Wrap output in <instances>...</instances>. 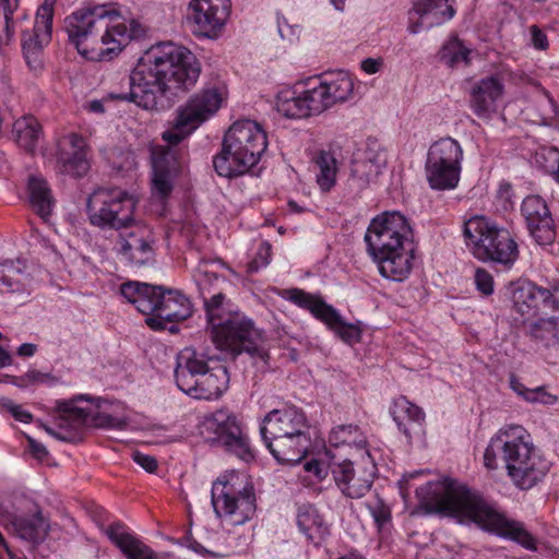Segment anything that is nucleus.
<instances>
[{"mask_svg": "<svg viewBox=\"0 0 559 559\" xmlns=\"http://www.w3.org/2000/svg\"><path fill=\"white\" fill-rule=\"evenodd\" d=\"M201 64L194 53L171 41L152 47L129 75V93L117 97L146 110H164L190 91L199 80Z\"/></svg>", "mask_w": 559, "mask_h": 559, "instance_id": "f257e3e1", "label": "nucleus"}, {"mask_svg": "<svg viewBox=\"0 0 559 559\" xmlns=\"http://www.w3.org/2000/svg\"><path fill=\"white\" fill-rule=\"evenodd\" d=\"M227 99L223 85L206 86L194 93L176 109L162 139L169 145H152V191L153 195L166 200L173 192L181 170L179 150L175 146L189 138L202 123L214 116Z\"/></svg>", "mask_w": 559, "mask_h": 559, "instance_id": "f03ea898", "label": "nucleus"}, {"mask_svg": "<svg viewBox=\"0 0 559 559\" xmlns=\"http://www.w3.org/2000/svg\"><path fill=\"white\" fill-rule=\"evenodd\" d=\"M430 510L451 515L461 522L471 521L484 531L512 539L526 549H535V538L523 523L507 518L478 492L453 479L428 483L417 489Z\"/></svg>", "mask_w": 559, "mask_h": 559, "instance_id": "7ed1b4c3", "label": "nucleus"}, {"mask_svg": "<svg viewBox=\"0 0 559 559\" xmlns=\"http://www.w3.org/2000/svg\"><path fill=\"white\" fill-rule=\"evenodd\" d=\"M69 40L87 60H110L142 35L141 25L124 20L108 5L85 7L64 20Z\"/></svg>", "mask_w": 559, "mask_h": 559, "instance_id": "20e7f679", "label": "nucleus"}, {"mask_svg": "<svg viewBox=\"0 0 559 559\" xmlns=\"http://www.w3.org/2000/svg\"><path fill=\"white\" fill-rule=\"evenodd\" d=\"M413 236L409 221L401 212L386 211L370 221L364 237L366 251L383 277L402 282L411 274Z\"/></svg>", "mask_w": 559, "mask_h": 559, "instance_id": "39448f33", "label": "nucleus"}, {"mask_svg": "<svg viewBox=\"0 0 559 559\" xmlns=\"http://www.w3.org/2000/svg\"><path fill=\"white\" fill-rule=\"evenodd\" d=\"M498 455L513 484L523 490L533 488L549 469L548 462L538 453L531 435L520 425H506L490 439L484 453L488 469L498 467Z\"/></svg>", "mask_w": 559, "mask_h": 559, "instance_id": "423d86ee", "label": "nucleus"}, {"mask_svg": "<svg viewBox=\"0 0 559 559\" xmlns=\"http://www.w3.org/2000/svg\"><path fill=\"white\" fill-rule=\"evenodd\" d=\"M309 430L305 412L295 405L269 412L260 425L264 444L284 464H296L305 457L311 444Z\"/></svg>", "mask_w": 559, "mask_h": 559, "instance_id": "0eeeda50", "label": "nucleus"}, {"mask_svg": "<svg viewBox=\"0 0 559 559\" xmlns=\"http://www.w3.org/2000/svg\"><path fill=\"white\" fill-rule=\"evenodd\" d=\"M266 147V133L259 123L236 121L225 133L221 152L214 156V168L222 177L245 175L258 164Z\"/></svg>", "mask_w": 559, "mask_h": 559, "instance_id": "6e6552de", "label": "nucleus"}, {"mask_svg": "<svg viewBox=\"0 0 559 559\" xmlns=\"http://www.w3.org/2000/svg\"><path fill=\"white\" fill-rule=\"evenodd\" d=\"M463 236L467 249L479 261L511 269L519 258V247L510 231L485 216L475 215L466 219Z\"/></svg>", "mask_w": 559, "mask_h": 559, "instance_id": "1a4fd4ad", "label": "nucleus"}, {"mask_svg": "<svg viewBox=\"0 0 559 559\" xmlns=\"http://www.w3.org/2000/svg\"><path fill=\"white\" fill-rule=\"evenodd\" d=\"M211 498L216 516L226 525H242L255 513L253 486L242 483L238 476L223 477L214 481Z\"/></svg>", "mask_w": 559, "mask_h": 559, "instance_id": "9d476101", "label": "nucleus"}, {"mask_svg": "<svg viewBox=\"0 0 559 559\" xmlns=\"http://www.w3.org/2000/svg\"><path fill=\"white\" fill-rule=\"evenodd\" d=\"M136 201L120 188L98 189L87 200L90 223L102 229H128L134 223Z\"/></svg>", "mask_w": 559, "mask_h": 559, "instance_id": "9b49d317", "label": "nucleus"}, {"mask_svg": "<svg viewBox=\"0 0 559 559\" xmlns=\"http://www.w3.org/2000/svg\"><path fill=\"white\" fill-rule=\"evenodd\" d=\"M462 160L463 148L456 140L447 136L433 142L425 164L430 188L440 191L454 189L460 181Z\"/></svg>", "mask_w": 559, "mask_h": 559, "instance_id": "f8f14e48", "label": "nucleus"}, {"mask_svg": "<svg viewBox=\"0 0 559 559\" xmlns=\"http://www.w3.org/2000/svg\"><path fill=\"white\" fill-rule=\"evenodd\" d=\"M200 433L206 441L223 445L227 452L245 462L254 457L240 420L228 409H217L206 416L200 425Z\"/></svg>", "mask_w": 559, "mask_h": 559, "instance_id": "ddd939ff", "label": "nucleus"}, {"mask_svg": "<svg viewBox=\"0 0 559 559\" xmlns=\"http://www.w3.org/2000/svg\"><path fill=\"white\" fill-rule=\"evenodd\" d=\"M211 337L217 348L233 355L242 352L251 356L262 357L263 355L261 333L251 320L239 313L228 314L224 322L215 324L211 331Z\"/></svg>", "mask_w": 559, "mask_h": 559, "instance_id": "4468645a", "label": "nucleus"}, {"mask_svg": "<svg viewBox=\"0 0 559 559\" xmlns=\"http://www.w3.org/2000/svg\"><path fill=\"white\" fill-rule=\"evenodd\" d=\"M79 401H92L86 394H80L71 400H60L56 402V412L58 413V426L60 428L76 431L83 427H95L103 429L122 430L127 427L126 418L116 417L106 413H92L86 408L78 407Z\"/></svg>", "mask_w": 559, "mask_h": 559, "instance_id": "2eb2a0df", "label": "nucleus"}, {"mask_svg": "<svg viewBox=\"0 0 559 559\" xmlns=\"http://www.w3.org/2000/svg\"><path fill=\"white\" fill-rule=\"evenodd\" d=\"M336 454L332 455L330 464L331 473L336 487L349 499H360L371 489L376 477V464L370 457L365 465H358L352 459L335 461Z\"/></svg>", "mask_w": 559, "mask_h": 559, "instance_id": "dca6fc26", "label": "nucleus"}, {"mask_svg": "<svg viewBox=\"0 0 559 559\" xmlns=\"http://www.w3.org/2000/svg\"><path fill=\"white\" fill-rule=\"evenodd\" d=\"M55 1L44 0L37 10L32 32L22 29L23 55L28 68L34 72L44 68V48L51 40Z\"/></svg>", "mask_w": 559, "mask_h": 559, "instance_id": "f3484780", "label": "nucleus"}, {"mask_svg": "<svg viewBox=\"0 0 559 559\" xmlns=\"http://www.w3.org/2000/svg\"><path fill=\"white\" fill-rule=\"evenodd\" d=\"M231 9L230 0H191L188 19L198 37L216 39L226 25Z\"/></svg>", "mask_w": 559, "mask_h": 559, "instance_id": "a211bd4d", "label": "nucleus"}, {"mask_svg": "<svg viewBox=\"0 0 559 559\" xmlns=\"http://www.w3.org/2000/svg\"><path fill=\"white\" fill-rule=\"evenodd\" d=\"M521 214L530 236L539 246L552 245L557 238V225L547 202L539 195H527L521 204Z\"/></svg>", "mask_w": 559, "mask_h": 559, "instance_id": "6ab92c4d", "label": "nucleus"}, {"mask_svg": "<svg viewBox=\"0 0 559 559\" xmlns=\"http://www.w3.org/2000/svg\"><path fill=\"white\" fill-rule=\"evenodd\" d=\"M153 237L151 229L135 222L127 229L126 233L119 235V254L127 261L142 265L152 260Z\"/></svg>", "mask_w": 559, "mask_h": 559, "instance_id": "aec40b11", "label": "nucleus"}, {"mask_svg": "<svg viewBox=\"0 0 559 559\" xmlns=\"http://www.w3.org/2000/svg\"><path fill=\"white\" fill-rule=\"evenodd\" d=\"M57 163L63 174L82 177L88 170L85 140L75 133L63 136L58 142Z\"/></svg>", "mask_w": 559, "mask_h": 559, "instance_id": "412c9836", "label": "nucleus"}, {"mask_svg": "<svg viewBox=\"0 0 559 559\" xmlns=\"http://www.w3.org/2000/svg\"><path fill=\"white\" fill-rule=\"evenodd\" d=\"M455 14L452 4L447 0H415L409 10L408 32L417 34L426 22L429 27L451 20Z\"/></svg>", "mask_w": 559, "mask_h": 559, "instance_id": "4be33fe9", "label": "nucleus"}, {"mask_svg": "<svg viewBox=\"0 0 559 559\" xmlns=\"http://www.w3.org/2000/svg\"><path fill=\"white\" fill-rule=\"evenodd\" d=\"M191 313L192 305L183 294L164 288L156 318H146L145 322L153 330H164L167 322L183 321Z\"/></svg>", "mask_w": 559, "mask_h": 559, "instance_id": "5701e85b", "label": "nucleus"}, {"mask_svg": "<svg viewBox=\"0 0 559 559\" xmlns=\"http://www.w3.org/2000/svg\"><path fill=\"white\" fill-rule=\"evenodd\" d=\"M503 90V83L497 76L479 80L471 91L469 106L473 112L478 118H490L497 109V102L501 98Z\"/></svg>", "mask_w": 559, "mask_h": 559, "instance_id": "b1692460", "label": "nucleus"}, {"mask_svg": "<svg viewBox=\"0 0 559 559\" xmlns=\"http://www.w3.org/2000/svg\"><path fill=\"white\" fill-rule=\"evenodd\" d=\"M163 293V286L141 282H127L120 286L121 296L147 318H156Z\"/></svg>", "mask_w": 559, "mask_h": 559, "instance_id": "393cba45", "label": "nucleus"}, {"mask_svg": "<svg viewBox=\"0 0 559 559\" xmlns=\"http://www.w3.org/2000/svg\"><path fill=\"white\" fill-rule=\"evenodd\" d=\"M540 306L555 310L558 302L551 290L537 286L534 283H524L513 292V308L522 317H530Z\"/></svg>", "mask_w": 559, "mask_h": 559, "instance_id": "a878e982", "label": "nucleus"}, {"mask_svg": "<svg viewBox=\"0 0 559 559\" xmlns=\"http://www.w3.org/2000/svg\"><path fill=\"white\" fill-rule=\"evenodd\" d=\"M102 528L127 559H158L155 551L133 535L122 522H114Z\"/></svg>", "mask_w": 559, "mask_h": 559, "instance_id": "bb28decb", "label": "nucleus"}, {"mask_svg": "<svg viewBox=\"0 0 559 559\" xmlns=\"http://www.w3.org/2000/svg\"><path fill=\"white\" fill-rule=\"evenodd\" d=\"M0 525L9 533L32 544H39L48 534V523L40 515H34L31 519H22L0 509Z\"/></svg>", "mask_w": 559, "mask_h": 559, "instance_id": "cd10ccee", "label": "nucleus"}, {"mask_svg": "<svg viewBox=\"0 0 559 559\" xmlns=\"http://www.w3.org/2000/svg\"><path fill=\"white\" fill-rule=\"evenodd\" d=\"M207 361L204 354L198 353L191 347L183 348L177 356L175 368V380L177 386L187 394L197 379L207 369Z\"/></svg>", "mask_w": 559, "mask_h": 559, "instance_id": "c85d7f7f", "label": "nucleus"}, {"mask_svg": "<svg viewBox=\"0 0 559 559\" xmlns=\"http://www.w3.org/2000/svg\"><path fill=\"white\" fill-rule=\"evenodd\" d=\"M229 373L225 366L218 365L206 369L197 384H193L187 395L197 400H216L228 389Z\"/></svg>", "mask_w": 559, "mask_h": 559, "instance_id": "c756f323", "label": "nucleus"}, {"mask_svg": "<svg viewBox=\"0 0 559 559\" xmlns=\"http://www.w3.org/2000/svg\"><path fill=\"white\" fill-rule=\"evenodd\" d=\"M390 412L400 431L408 439L412 438V433H417L421 429L425 421L423 409L405 396L395 399Z\"/></svg>", "mask_w": 559, "mask_h": 559, "instance_id": "7c9ffc66", "label": "nucleus"}, {"mask_svg": "<svg viewBox=\"0 0 559 559\" xmlns=\"http://www.w3.org/2000/svg\"><path fill=\"white\" fill-rule=\"evenodd\" d=\"M26 193L31 209L43 221H48L56 205V200L47 180L38 175L29 176Z\"/></svg>", "mask_w": 559, "mask_h": 559, "instance_id": "2f4dec72", "label": "nucleus"}, {"mask_svg": "<svg viewBox=\"0 0 559 559\" xmlns=\"http://www.w3.org/2000/svg\"><path fill=\"white\" fill-rule=\"evenodd\" d=\"M383 163L373 154H366L352 162L347 180L348 188L355 192L365 190L380 175Z\"/></svg>", "mask_w": 559, "mask_h": 559, "instance_id": "473e14b6", "label": "nucleus"}, {"mask_svg": "<svg viewBox=\"0 0 559 559\" xmlns=\"http://www.w3.org/2000/svg\"><path fill=\"white\" fill-rule=\"evenodd\" d=\"M323 86L331 107L347 102L354 92V81L348 72L338 70L317 78Z\"/></svg>", "mask_w": 559, "mask_h": 559, "instance_id": "72a5a7b5", "label": "nucleus"}, {"mask_svg": "<svg viewBox=\"0 0 559 559\" xmlns=\"http://www.w3.org/2000/svg\"><path fill=\"white\" fill-rule=\"evenodd\" d=\"M297 526L313 545H320L329 535V526L312 504H301L297 510Z\"/></svg>", "mask_w": 559, "mask_h": 559, "instance_id": "f704fd0d", "label": "nucleus"}, {"mask_svg": "<svg viewBox=\"0 0 559 559\" xmlns=\"http://www.w3.org/2000/svg\"><path fill=\"white\" fill-rule=\"evenodd\" d=\"M329 443L332 448H349L360 453L362 459H370L367 450V439L364 432L355 425H341L333 428L329 436Z\"/></svg>", "mask_w": 559, "mask_h": 559, "instance_id": "c9c22d12", "label": "nucleus"}, {"mask_svg": "<svg viewBox=\"0 0 559 559\" xmlns=\"http://www.w3.org/2000/svg\"><path fill=\"white\" fill-rule=\"evenodd\" d=\"M282 297L297 305L298 307L309 310L314 318L320 321L323 319H332L334 317V307L326 304L319 296H314L300 288H289L282 293Z\"/></svg>", "mask_w": 559, "mask_h": 559, "instance_id": "e433bc0d", "label": "nucleus"}, {"mask_svg": "<svg viewBox=\"0 0 559 559\" xmlns=\"http://www.w3.org/2000/svg\"><path fill=\"white\" fill-rule=\"evenodd\" d=\"M276 108L280 114L292 119L311 117L305 92L285 90L278 93Z\"/></svg>", "mask_w": 559, "mask_h": 559, "instance_id": "4c0bfd02", "label": "nucleus"}, {"mask_svg": "<svg viewBox=\"0 0 559 559\" xmlns=\"http://www.w3.org/2000/svg\"><path fill=\"white\" fill-rule=\"evenodd\" d=\"M13 135L20 147L33 153L41 136V127L33 116H23L13 123Z\"/></svg>", "mask_w": 559, "mask_h": 559, "instance_id": "58836bf2", "label": "nucleus"}, {"mask_svg": "<svg viewBox=\"0 0 559 559\" xmlns=\"http://www.w3.org/2000/svg\"><path fill=\"white\" fill-rule=\"evenodd\" d=\"M193 278L201 298L214 295V293H223L221 286L226 283L225 277L213 269V263L205 260L198 264Z\"/></svg>", "mask_w": 559, "mask_h": 559, "instance_id": "ea45409f", "label": "nucleus"}, {"mask_svg": "<svg viewBox=\"0 0 559 559\" xmlns=\"http://www.w3.org/2000/svg\"><path fill=\"white\" fill-rule=\"evenodd\" d=\"M318 169L316 175L317 183L324 192L330 191L335 182L338 170V164L335 155L330 151H320L314 159Z\"/></svg>", "mask_w": 559, "mask_h": 559, "instance_id": "a19ab883", "label": "nucleus"}, {"mask_svg": "<svg viewBox=\"0 0 559 559\" xmlns=\"http://www.w3.org/2000/svg\"><path fill=\"white\" fill-rule=\"evenodd\" d=\"M0 282L11 292L21 290L29 282L25 264L20 260L0 263Z\"/></svg>", "mask_w": 559, "mask_h": 559, "instance_id": "79ce46f5", "label": "nucleus"}, {"mask_svg": "<svg viewBox=\"0 0 559 559\" xmlns=\"http://www.w3.org/2000/svg\"><path fill=\"white\" fill-rule=\"evenodd\" d=\"M202 300L211 330L214 329L215 324L224 322L228 314H234L227 308V300L224 293H214V295L204 297Z\"/></svg>", "mask_w": 559, "mask_h": 559, "instance_id": "37998d69", "label": "nucleus"}, {"mask_svg": "<svg viewBox=\"0 0 559 559\" xmlns=\"http://www.w3.org/2000/svg\"><path fill=\"white\" fill-rule=\"evenodd\" d=\"M469 53L471 49L465 47L457 37H453L441 48L440 59L448 67L454 68L461 63L467 64L469 62Z\"/></svg>", "mask_w": 559, "mask_h": 559, "instance_id": "c03bdc74", "label": "nucleus"}, {"mask_svg": "<svg viewBox=\"0 0 559 559\" xmlns=\"http://www.w3.org/2000/svg\"><path fill=\"white\" fill-rule=\"evenodd\" d=\"M532 337L546 347L554 346L559 342V330L554 318L539 319L531 324Z\"/></svg>", "mask_w": 559, "mask_h": 559, "instance_id": "a18cd8bd", "label": "nucleus"}, {"mask_svg": "<svg viewBox=\"0 0 559 559\" xmlns=\"http://www.w3.org/2000/svg\"><path fill=\"white\" fill-rule=\"evenodd\" d=\"M332 319H323V323H325L332 331H334L340 338H342L347 344H355L360 341V330L356 325L352 323H346L338 311L334 308V317Z\"/></svg>", "mask_w": 559, "mask_h": 559, "instance_id": "49530a36", "label": "nucleus"}, {"mask_svg": "<svg viewBox=\"0 0 559 559\" xmlns=\"http://www.w3.org/2000/svg\"><path fill=\"white\" fill-rule=\"evenodd\" d=\"M309 104L311 116H317L331 108L325 91L320 81L309 82L308 87L304 90Z\"/></svg>", "mask_w": 559, "mask_h": 559, "instance_id": "de8ad7c7", "label": "nucleus"}, {"mask_svg": "<svg viewBox=\"0 0 559 559\" xmlns=\"http://www.w3.org/2000/svg\"><path fill=\"white\" fill-rule=\"evenodd\" d=\"M59 382V379L50 372H43L36 369H29L24 374L12 377V383L20 388L26 389L28 386L45 384L53 386Z\"/></svg>", "mask_w": 559, "mask_h": 559, "instance_id": "09e8293b", "label": "nucleus"}, {"mask_svg": "<svg viewBox=\"0 0 559 559\" xmlns=\"http://www.w3.org/2000/svg\"><path fill=\"white\" fill-rule=\"evenodd\" d=\"M535 163L554 178L559 171V150L555 146H542L535 153Z\"/></svg>", "mask_w": 559, "mask_h": 559, "instance_id": "8fccbe9b", "label": "nucleus"}, {"mask_svg": "<svg viewBox=\"0 0 559 559\" xmlns=\"http://www.w3.org/2000/svg\"><path fill=\"white\" fill-rule=\"evenodd\" d=\"M20 0H0V13L4 17V31L7 41L9 43L15 34V24L17 21H13L12 15L19 8Z\"/></svg>", "mask_w": 559, "mask_h": 559, "instance_id": "3c124183", "label": "nucleus"}, {"mask_svg": "<svg viewBox=\"0 0 559 559\" xmlns=\"http://www.w3.org/2000/svg\"><path fill=\"white\" fill-rule=\"evenodd\" d=\"M368 509L379 530L391 521V510L382 500L378 499L374 503L369 504Z\"/></svg>", "mask_w": 559, "mask_h": 559, "instance_id": "603ef678", "label": "nucleus"}, {"mask_svg": "<svg viewBox=\"0 0 559 559\" xmlns=\"http://www.w3.org/2000/svg\"><path fill=\"white\" fill-rule=\"evenodd\" d=\"M525 401L528 403L554 405L558 401V397L549 393L545 386H536L534 389H530L527 396H525Z\"/></svg>", "mask_w": 559, "mask_h": 559, "instance_id": "864d4df0", "label": "nucleus"}, {"mask_svg": "<svg viewBox=\"0 0 559 559\" xmlns=\"http://www.w3.org/2000/svg\"><path fill=\"white\" fill-rule=\"evenodd\" d=\"M474 278L477 289L483 295L489 296L493 293V277L487 270L477 269Z\"/></svg>", "mask_w": 559, "mask_h": 559, "instance_id": "5fc2aeb1", "label": "nucleus"}, {"mask_svg": "<svg viewBox=\"0 0 559 559\" xmlns=\"http://www.w3.org/2000/svg\"><path fill=\"white\" fill-rule=\"evenodd\" d=\"M271 250V245L263 242L258 250L255 259L250 262L249 270L257 272L260 267L266 266L270 263Z\"/></svg>", "mask_w": 559, "mask_h": 559, "instance_id": "6e6d98bb", "label": "nucleus"}, {"mask_svg": "<svg viewBox=\"0 0 559 559\" xmlns=\"http://www.w3.org/2000/svg\"><path fill=\"white\" fill-rule=\"evenodd\" d=\"M531 43L535 49L545 50L548 48V38L546 33L537 25H532L528 28Z\"/></svg>", "mask_w": 559, "mask_h": 559, "instance_id": "4d7b16f0", "label": "nucleus"}, {"mask_svg": "<svg viewBox=\"0 0 559 559\" xmlns=\"http://www.w3.org/2000/svg\"><path fill=\"white\" fill-rule=\"evenodd\" d=\"M133 461L148 473L157 469V461L154 456L135 451L132 454Z\"/></svg>", "mask_w": 559, "mask_h": 559, "instance_id": "13d9d810", "label": "nucleus"}, {"mask_svg": "<svg viewBox=\"0 0 559 559\" xmlns=\"http://www.w3.org/2000/svg\"><path fill=\"white\" fill-rule=\"evenodd\" d=\"M304 468L305 471L313 474L318 480L324 479L328 474L325 466L318 460L306 462Z\"/></svg>", "mask_w": 559, "mask_h": 559, "instance_id": "bf43d9fd", "label": "nucleus"}, {"mask_svg": "<svg viewBox=\"0 0 559 559\" xmlns=\"http://www.w3.org/2000/svg\"><path fill=\"white\" fill-rule=\"evenodd\" d=\"M28 448L32 455L37 460H44L48 455V451L44 444L37 442L35 439L27 437Z\"/></svg>", "mask_w": 559, "mask_h": 559, "instance_id": "052dcab7", "label": "nucleus"}, {"mask_svg": "<svg viewBox=\"0 0 559 559\" xmlns=\"http://www.w3.org/2000/svg\"><path fill=\"white\" fill-rule=\"evenodd\" d=\"M9 411L16 420L22 423H29L32 420V414L23 409L20 405L11 403L9 405Z\"/></svg>", "mask_w": 559, "mask_h": 559, "instance_id": "680f3d73", "label": "nucleus"}, {"mask_svg": "<svg viewBox=\"0 0 559 559\" xmlns=\"http://www.w3.org/2000/svg\"><path fill=\"white\" fill-rule=\"evenodd\" d=\"M509 382L512 391L525 401V396H527L530 389L526 388L514 374L510 376Z\"/></svg>", "mask_w": 559, "mask_h": 559, "instance_id": "e2e57ef3", "label": "nucleus"}, {"mask_svg": "<svg viewBox=\"0 0 559 559\" xmlns=\"http://www.w3.org/2000/svg\"><path fill=\"white\" fill-rule=\"evenodd\" d=\"M381 61L372 58H367L361 62V69L368 74H374L380 70Z\"/></svg>", "mask_w": 559, "mask_h": 559, "instance_id": "0e129e2a", "label": "nucleus"}, {"mask_svg": "<svg viewBox=\"0 0 559 559\" xmlns=\"http://www.w3.org/2000/svg\"><path fill=\"white\" fill-rule=\"evenodd\" d=\"M37 352V346L33 343H24L19 346L16 354L20 357H32Z\"/></svg>", "mask_w": 559, "mask_h": 559, "instance_id": "69168bd1", "label": "nucleus"}, {"mask_svg": "<svg viewBox=\"0 0 559 559\" xmlns=\"http://www.w3.org/2000/svg\"><path fill=\"white\" fill-rule=\"evenodd\" d=\"M1 338H2V334L0 333V340ZM12 362H13L12 355L8 350H5L4 348H2L0 346V368L11 366Z\"/></svg>", "mask_w": 559, "mask_h": 559, "instance_id": "338daca9", "label": "nucleus"}, {"mask_svg": "<svg viewBox=\"0 0 559 559\" xmlns=\"http://www.w3.org/2000/svg\"><path fill=\"white\" fill-rule=\"evenodd\" d=\"M87 109L91 112L102 114L104 112V105L100 100H92L88 103Z\"/></svg>", "mask_w": 559, "mask_h": 559, "instance_id": "774afa93", "label": "nucleus"}]
</instances>
